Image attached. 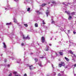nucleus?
<instances>
[{"mask_svg":"<svg viewBox=\"0 0 76 76\" xmlns=\"http://www.w3.org/2000/svg\"><path fill=\"white\" fill-rule=\"evenodd\" d=\"M20 34L21 36L23 37V39H30V37H29L28 36L27 37H25L24 35L23 34V33H22V32H21Z\"/></svg>","mask_w":76,"mask_h":76,"instance_id":"1","label":"nucleus"},{"mask_svg":"<svg viewBox=\"0 0 76 76\" xmlns=\"http://www.w3.org/2000/svg\"><path fill=\"white\" fill-rule=\"evenodd\" d=\"M65 12L68 15H69V18H68V20H72V19L73 18H72V16H70V12L69 11L67 12L66 11H65Z\"/></svg>","mask_w":76,"mask_h":76,"instance_id":"2","label":"nucleus"},{"mask_svg":"<svg viewBox=\"0 0 76 76\" xmlns=\"http://www.w3.org/2000/svg\"><path fill=\"white\" fill-rule=\"evenodd\" d=\"M69 53H71V54H72V57H73V56H74V57H75L76 58V55H75V54H73V52H72V50H70L69 51Z\"/></svg>","mask_w":76,"mask_h":76,"instance_id":"3","label":"nucleus"},{"mask_svg":"<svg viewBox=\"0 0 76 76\" xmlns=\"http://www.w3.org/2000/svg\"><path fill=\"white\" fill-rule=\"evenodd\" d=\"M14 22H15V23H17V25H18L19 26H21V25L19 24V23H18V21H17L16 19L14 18Z\"/></svg>","mask_w":76,"mask_h":76,"instance_id":"4","label":"nucleus"},{"mask_svg":"<svg viewBox=\"0 0 76 76\" xmlns=\"http://www.w3.org/2000/svg\"><path fill=\"white\" fill-rule=\"evenodd\" d=\"M41 41L42 42H45V37H42L41 38Z\"/></svg>","mask_w":76,"mask_h":76,"instance_id":"5","label":"nucleus"},{"mask_svg":"<svg viewBox=\"0 0 76 76\" xmlns=\"http://www.w3.org/2000/svg\"><path fill=\"white\" fill-rule=\"evenodd\" d=\"M46 14L47 15V16L48 17V15H50V12L48 10H47L46 11Z\"/></svg>","mask_w":76,"mask_h":76,"instance_id":"6","label":"nucleus"},{"mask_svg":"<svg viewBox=\"0 0 76 76\" xmlns=\"http://www.w3.org/2000/svg\"><path fill=\"white\" fill-rule=\"evenodd\" d=\"M3 44L4 45V48H6V44H5V43L4 42H3Z\"/></svg>","mask_w":76,"mask_h":76,"instance_id":"7","label":"nucleus"},{"mask_svg":"<svg viewBox=\"0 0 76 76\" xmlns=\"http://www.w3.org/2000/svg\"><path fill=\"white\" fill-rule=\"evenodd\" d=\"M29 67L30 68V70H32V69H33V67L32 66V65L29 66Z\"/></svg>","mask_w":76,"mask_h":76,"instance_id":"8","label":"nucleus"},{"mask_svg":"<svg viewBox=\"0 0 76 76\" xmlns=\"http://www.w3.org/2000/svg\"><path fill=\"white\" fill-rule=\"evenodd\" d=\"M65 59L67 61H69V59L66 57H65Z\"/></svg>","mask_w":76,"mask_h":76,"instance_id":"9","label":"nucleus"},{"mask_svg":"<svg viewBox=\"0 0 76 76\" xmlns=\"http://www.w3.org/2000/svg\"><path fill=\"white\" fill-rule=\"evenodd\" d=\"M53 17H52L51 20H52V23H54L55 22L53 20Z\"/></svg>","mask_w":76,"mask_h":76,"instance_id":"10","label":"nucleus"},{"mask_svg":"<svg viewBox=\"0 0 76 76\" xmlns=\"http://www.w3.org/2000/svg\"><path fill=\"white\" fill-rule=\"evenodd\" d=\"M51 3H53V5H54L56 4L55 1H51Z\"/></svg>","mask_w":76,"mask_h":76,"instance_id":"11","label":"nucleus"},{"mask_svg":"<svg viewBox=\"0 0 76 76\" xmlns=\"http://www.w3.org/2000/svg\"><path fill=\"white\" fill-rule=\"evenodd\" d=\"M63 4H64L65 6H67V3L66 2H63L62 3Z\"/></svg>","mask_w":76,"mask_h":76,"instance_id":"12","label":"nucleus"},{"mask_svg":"<svg viewBox=\"0 0 76 76\" xmlns=\"http://www.w3.org/2000/svg\"><path fill=\"white\" fill-rule=\"evenodd\" d=\"M61 64L62 66H64L65 64H64V62H61Z\"/></svg>","mask_w":76,"mask_h":76,"instance_id":"13","label":"nucleus"},{"mask_svg":"<svg viewBox=\"0 0 76 76\" xmlns=\"http://www.w3.org/2000/svg\"><path fill=\"white\" fill-rule=\"evenodd\" d=\"M45 51H48L49 50H48V46H47L46 48L45 49Z\"/></svg>","mask_w":76,"mask_h":76,"instance_id":"14","label":"nucleus"},{"mask_svg":"<svg viewBox=\"0 0 76 76\" xmlns=\"http://www.w3.org/2000/svg\"><path fill=\"white\" fill-rule=\"evenodd\" d=\"M29 0H25L24 1V3H28V1Z\"/></svg>","mask_w":76,"mask_h":76,"instance_id":"15","label":"nucleus"},{"mask_svg":"<svg viewBox=\"0 0 76 76\" xmlns=\"http://www.w3.org/2000/svg\"><path fill=\"white\" fill-rule=\"evenodd\" d=\"M71 15H72V16H73V15H75V12H72L71 13Z\"/></svg>","mask_w":76,"mask_h":76,"instance_id":"16","label":"nucleus"},{"mask_svg":"<svg viewBox=\"0 0 76 76\" xmlns=\"http://www.w3.org/2000/svg\"><path fill=\"white\" fill-rule=\"evenodd\" d=\"M45 5H47V4H42V7H44V6H45Z\"/></svg>","mask_w":76,"mask_h":76,"instance_id":"17","label":"nucleus"},{"mask_svg":"<svg viewBox=\"0 0 76 76\" xmlns=\"http://www.w3.org/2000/svg\"><path fill=\"white\" fill-rule=\"evenodd\" d=\"M11 23H7V24H6V25H11Z\"/></svg>","mask_w":76,"mask_h":76,"instance_id":"18","label":"nucleus"},{"mask_svg":"<svg viewBox=\"0 0 76 76\" xmlns=\"http://www.w3.org/2000/svg\"><path fill=\"white\" fill-rule=\"evenodd\" d=\"M34 26L35 27H38V24L37 23H35Z\"/></svg>","mask_w":76,"mask_h":76,"instance_id":"19","label":"nucleus"},{"mask_svg":"<svg viewBox=\"0 0 76 76\" xmlns=\"http://www.w3.org/2000/svg\"><path fill=\"white\" fill-rule=\"evenodd\" d=\"M38 64L39 66H40V67H41L42 66V65L41 64V62H40V63H39Z\"/></svg>","mask_w":76,"mask_h":76,"instance_id":"20","label":"nucleus"},{"mask_svg":"<svg viewBox=\"0 0 76 76\" xmlns=\"http://www.w3.org/2000/svg\"><path fill=\"white\" fill-rule=\"evenodd\" d=\"M59 54H60V55H61V56H63V52H60L59 53Z\"/></svg>","mask_w":76,"mask_h":76,"instance_id":"21","label":"nucleus"},{"mask_svg":"<svg viewBox=\"0 0 76 76\" xmlns=\"http://www.w3.org/2000/svg\"><path fill=\"white\" fill-rule=\"evenodd\" d=\"M30 10H31V9L30 8H27V11L28 12L30 11Z\"/></svg>","mask_w":76,"mask_h":76,"instance_id":"22","label":"nucleus"},{"mask_svg":"<svg viewBox=\"0 0 76 76\" xmlns=\"http://www.w3.org/2000/svg\"><path fill=\"white\" fill-rule=\"evenodd\" d=\"M24 26H25V27H27L28 26V24H24Z\"/></svg>","mask_w":76,"mask_h":76,"instance_id":"23","label":"nucleus"},{"mask_svg":"<svg viewBox=\"0 0 76 76\" xmlns=\"http://www.w3.org/2000/svg\"><path fill=\"white\" fill-rule=\"evenodd\" d=\"M36 12H37V13H38V14H40V12H39V11H36Z\"/></svg>","mask_w":76,"mask_h":76,"instance_id":"24","label":"nucleus"},{"mask_svg":"<svg viewBox=\"0 0 76 76\" xmlns=\"http://www.w3.org/2000/svg\"><path fill=\"white\" fill-rule=\"evenodd\" d=\"M13 74H14V75H16V74H17V72H13Z\"/></svg>","mask_w":76,"mask_h":76,"instance_id":"25","label":"nucleus"},{"mask_svg":"<svg viewBox=\"0 0 76 76\" xmlns=\"http://www.w3.org/2000/svg\"><path fill=\"white\" fill-rule=\"evenodd\" d=\"M61 66H62L61 64H59V67H61Z\"/></svg>","mask_w":76,"mask_h":76,"instance_id":"26","label":"nucleus"},{"mask_svg":"<svg viewBox=\"0 0 76 76\" xmlns=\"http://www.w3.org/2000/svg\"><path fill=\"white\" fill-rule=\"evenodd\" d=\"M42 22H43V24H46V23L44 22V20L43 21H42Z\"/></svg>","mask_w":76,"mask_h":76,"instance_id":"27","label":"nucleus"},{"mask_svg":"<svg viewBox=\"0 0 76 76\" xmlns=\"http://www.w3.org/2000/svg\"><path fill=\"white\" fill-rule=\"evenodd\" d=\"M34 60H35V61L36 62V61H37V60H38V59H37V58H36L34 59Z\"/></svg>","mask_w":76,"mask_h":76,"instance_id":"28","label":"nucleus"},{"mask_svg":"<svg viewBox=\"0 0 76 76\" xmlns=\"http://www.w3.org/2000/svg\"><path fill=\"white\" fill-rule=\"evenodd\" d=\"M12 74L11 73H10L8 75V76H12Z\"/></svg>","mask_w":76,"mask_h":76,"instance_id":"29","label":"nucleus"},{"mask_svg":"<svg viewBox=\"0 0 76 76\" xmlns=\"http://www.w3.org/2000/svg\"><path fill=\"white\" fill-rule=\"evenodd\" d=\"M4 62L6 63V61H7V59H5L4 61Z\"/></svg>","mask_w":76,"mask_h":76,"instance_id":"30","label":"nucleus"},{"mask_svg":"<svg viewBox=\"0 0 76 76\" xmlns=\"http://www.w3.org/2000/svg\"><path fill=\"white\" fill-rule=\"evenodd\" d=\"M58 76H61V75L60 74H58Z\"/></svg>","mask_w":76,"mask_h":76,"instance_id":"31","label":"nucleus"},{"mask_svg":"<svg viewBox=\"0 0 76 76\" xmlns=\"http://www.w3.org/2000/svg\"><path fill=\"white\" fill-rule=\"evenodd\" d=\"M69 42H70V43H71V42H72V40H70L69 41Z\"/></svg>","mask_w":76,"mask_h":76,"instance_id":"32","label":"nucleus"},{"mask_svg":"<svg viewBox=\"0 0 76 76\" xmlns=\"http://www.w3.org/2000/svg\"><path fill=\"white\" fill-rule=\"evenodd\" d=\"M15 76H20V75H15Z\"/></svg>","mask_w":76,"mask_h":76,"instance_id":"33","label":"nucleus"},{"mask_svg":"<svg viewBox=\"0 0 76 76\" xmlns=\"http://www.w3.org/2000/svg\"><path fill=\"white\" fill-rule=\"evenodd\" d=\"M56 75V72H54V74L53 75V76H55Z\"/></svg>","mask_w":76,"mask_h":76,"instance_id":"34","label":"nucleus"},{"mask_svg":"<svg viewBox=\"0 0 76 76\" xmlns=\"http://www.w3.org/2000/svg\"><path fill=\"white\" fill-rule=\"evenodd\" d=\"M24 76H27V75H26V74H25L24 75Z\"/></svg>","mask_w":76,"mask_h":76,"instance_id":"35","label":"nucleus"},{"mask_svg":"<svg viewBox=\"0 0 76 76\" xmlns=\"http://www.w3.org/2000/svg\"><path fill=\"white\" fill-rule=\"evenodd\" d=\"M19 0H13L14 1H18Z\"/></svg>","mask_w":76,"mask_h":76,"instance_id":"36","label":"nucleus"},{"mask_svg":"<svg viewBox=\"0 0 76 76\" xmlns=\"http://www.w3.org/2000/svg\"><path fill=\"white\" fill-rule=\"evenodd\" d=\"M60 29L61 31H63V29H64V28H62V29H61V28H60Z\"/></svg>","mask_w":76,"mask_h":76,"instance_id":"37","label":"nucleus"},{"mask_svg":"<svg viewBox=\"0 0 76 76\" xmlns=\"http://www.w3.org/2000/svg\"><path fill=\"white\" fill-rule=\"evenodd\" d=\"M73 32L74 34H75L76 33L75 31H73Z\"/></svg>","mask_w":76,"mask_h":76,"instance_id":"38","label":"nucleus"},{"mask_svg":"<svg viewBox=\"0 0 76 76\" xmlns=\"http://www.w3.org/2000/svg\"><path fill=\"white\" fill-rule=\"evenodd\" d=\"M8 9H9L8 8H5V10H8Z\"/></svg>","mask_w":76,"mask_h":76,"instance_id":"39","label":"nucleus"},{"mask_svg":"<svg viewBox=\"0 0 76 76\" xmlns=\"http://www.w3.org/2000/svg\"><path fill=\"white\" fill-rule=\"evenodd\" d=\"M7 67H10V64H8L7 65Z\"/></svg>","mask_w":76,"mask_h":76,"instance_id":"40","label":"nucleus"},{"mask_svg":"<svg viewBox=\"0 0 76 76\" xmlns=\"http://www.w3.org/2000/svg\"><path fill=\"white\" fill-rule=\"evenodd\" d=\"M67 31L68 32V33H69V32H70V31L69 30H68Z\"/></svg>","mask_w":76,"mask_h":76,"instance_id":"41","label":"nucleus"},{"mask_svg":"<svg viewBox=\"0 0 76 76\" xmlns=\"http://www.w3.org/2000/svg\"><path fill=\"white\" fill-rule=\"evenodd\" d=\"M49 45L50 46H51V44H49Z\"/></svg>","mask_w":76,"mask_h":76,"instance_id":"42","label":"nucleus"},{"mask_svg":"<svg viewBox=\"0 0 76 76\" xmlns=\"http://www.w3.org/2000/svg\"><path fill=\"white\" fill-rule=\"evenodd\" d=\"M21 45H23V43H21Z\"/></svg>","mask_w":76,"mask_h":76,"instance_id":"43","label":"nucleus"},{"mask_svg":"<svg viewBox=\"0 0 76 76\" xmlns=\"http://www.w3.org/2000/svg\"><path fill=\"white\" fill-rule=\"evenodd\" d=\"M74 66H75V67H76V64H75L74 65Z\"/></svg>","mask_w":76,"mask_h":76,"instance_id":"44","label":"nucleus"},{"mask_svg":"<svg viewBox=\"0 0 76 76\" xmlns=\"http://www.w3.org/2000/svg\"><path fill=\"white\" fill-rule=\"evenodd\" d=\"M41 58H45V57H44V56H43L42 57H41Z\"/></svg>","mask_w":76,"mask_h":76,"instance_id":"45","label":"nucleus"},{"mask_svg":"<svg viewBox=\"0 0 76 76\" xmlns=\"http://www.w3.org/2000/svg\"><path fill=\"white\" fill-rule=\"evenodd\" d=\"M60 60H61L60 59H58V61H60Z\"/></svg>","mask_w":76,"mask_h":76,"instance_id":"46","label":"nucleus"},{"mask_svg":"<svg viewBox=\"0 0 76 76\" xmlns=\"http://www.w3.org/2000/svg\"><path fill=\"white\" fill-rule=\"evenodd\" d=\"M52 67L53 68H54V67H53V65H52Z\"/></svg>","mask_w":76,"mask_h":76,"instance_id":"47","label":"nucleus"},{"mask_svg":"<svg viewBox=\"0 0 76 76\" xmlns=\"http://www.w3.org/2000/svg\"><path fill=\"white\" fill-rule=\"evenodd\" d=\"M64 76H67V75H64Z\"/></svg>","mask_w":76,"mask_h":76,"instance_id":"48","label":"nucleus"},{"mask_svg":"<svg viewBox=\"0 0 76 76\" xmlns=\"http://www.w3.org/2000/svg\"><path fill=\"white\" fill-rule=\"evenodd\" d=\"M65 68H67V66H65Z\"/></svg>","mask_w":76,"mask_h":76,"instance_id":"49","label":"nucleus"},{"mask_svg":"<svg viewBox=\"0 0 76 76\" xmlns=\"http://www.w3.org/2000/svg\"><path fill=\"white\" fill-rule=\"evenodd\" d=\"M50 40H52V38H51L50 39Z\"/></svg>","mask_w":76,"mask_h":76,"instance_id":"50","label":"nucleus"},{"mask_svg":"<svg viewBox=\"0 0 76 76\" xmlns=\"http://www.w3.org/2000/svg\"><path fill=\"white\" fill-rule=\"evenodd\" d=\"M31 54H33V53H31Z\"/></svg>","mask_w":76,"mask_h":76,"instance_id":"51","label":"nucleus"},{"mask_svg":"<svg viewBox=\"0 0 76 76\" xmlns=\"http://www.w3.org/2000/svg\"><path fill=\"white\" fill-rule=\"evenodd\" d=\"M56 56H57L58 55H57V54L56 53Z\"/></svg>","mask_w":76,"mask_h":76,"instance_id":"52","label":"nucleus"},{"mask_svg":"<svg viewBox=\"0 0 76 76\" xmlns=\"http://www.w3.org/2000/svg\"><path fill=\"white\" fill-rule=\"evenodd\" d=\"M61 72L62 73H63V71H61Z\"/></svg>","mask_w":76,"mask_h":76,"instance_id":"53","label":"nucleus"},{"mask_svg":"<svg viewBox=\"0 0 76 76\" xmlns=\"http://www.w3.org/2000/svg\"><path fill=\"white\" fill-rule=\"evenodd\" d=\"M48 4H50V2H48Z\"/></svg>","mask_w":76,"mask_h":76,"instance_id":"54","label":"nucleus"},{"mask_svg":"<svg viewBox=\"0 0 76 76\" xmlns=\"http://www.w3.org/2000/svg\"><path fill=\"white\" fill-rule=\"evenodd\" d=\"M46 76H49V75H47Z\"/></svg>","mask_w":76,"mask_h":76,"instance_id":"55","label":"nucleus"},{"mask_svg":"<svg viewBox=\"0 0 76 76\" xmlns=\"http://www.w3.org/2000/svg\"><path fill=\"white\" fill-rule=\"evenodd\" d=\"M2 54H1V56H2Z\"/></svg>","mask_w":76,"mask_h":76,"instance_id":"56","label":"nucleus"},{"mask_svg":"<svg viewBox=\"0 0 76 76\" xmlns=\"http://www.w3.org/2000/svg\"><path fill=\"white\" fill-rule=\"evenodd\" d=\"M69 46H70V45H69Z\"/></svg>","mask_w":76,"mask_h":76,"instance_id":"57","label":"nucleus"},{"mask_svg":"<svg viewBox=\"0 0 76 76\" xmlns=\"http://www.w3.org/2000/svg\"><path fill=\"white\" fill-rule=\"evenodd\" d=\"M38 45H39V44H38Z\"/></svg>","mask_w":76,"mask_h":76,"instance_id":"58","label":"nucleus"},{"mask_svg":"<svg viewBox=\"0 0 76 76\" xmlns=\"http://www.w3.org/2000/svg\"><path fill=\"white\" fill-rule=\"evenodd\" d=\"M48 62H49V61H48Z\"/></svg>","mask_w":76,"mask_h":76,"instance_id":"59","label":"nucleus"},{"mask_svg":"<svg viewBox=\"0 0 76 76\" xmlns=\"http://www.w3.org/2000/svg\"><path fill=\"white\" fill-rule=\"evenodd\" d=\"M46 28H47V27H46Z\"/></svg>","mask_w":76,"mask_h":76,"instance_id":"60","label":"nucleus"}]
</instances>
